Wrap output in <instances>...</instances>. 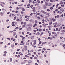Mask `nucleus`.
I'll use <instances>...</instances> for the list:
<instances>
[{
    "instance_id": "1",
    "label": "nucleus",
    "mask_w": 65,
    "mask_h": 65,
    "mask_svg": "<svg viewBox=\"0 0 65 65\" xmlns=\"http://www.w3.org/2000/svg\"><path fill=\"white\" fill-rule=\"evenodd\" d=\"M2 11H3L4 13L6 11V10L4 8H3L2 9Z\"/></svg>"
},
{
    "instance_id": "2",
    "label": "nucleus",
    "mask_w": 65,
    "mask_h": 65,
    "mask_svg": "<svg viewBox=\"0 0 65 65\" xmlns=\"http://www.w3.org/2000/svg\"><path fill=\"white\" fill-rule=\"evenodd\" d=\"M24 49L25 51H26L27 50V46H24Z\"/></svg>"
},
{
    "instance_id": "3",
    "label": "nucleus",
    "mask_w": 65,
    "mask_h": 65,
    "mask_svg": "<svg viewBox=\"0 0 65 65\" xmlns=\"http://www.w3.org/2000/svg\"><path fill=\"white\" fill-rule=\"evenodd\" d=\"M0 15L1 16H3L4 15V13L2 12H1L0 13Z\"/></svg>"
},
{
    "instance_id": "4",
    "label": "nucleus",
    "mask_w": 65,
    "mask_h": 65,
    "mask_svg": "<svg viewBox=\"0 0 65 65\" xmlns=\"http://www.w3.org/2000/svg\"><path fill=\"white\" fill-rule=\"evenodd\" d=\"M47 8V7H46V6L45 5H44L43 6V8L44 9H46Z\"/></svg>"
},
{
    "instance_id": "5",
    "label": "nucleus",
    "mask_w": 65,
    "mask_h": 65,
    "mask_svg": "<svg viewBox=\"0 0 65 65\" xmlns=\"http://www.w3.org/2000/svg\"><path fill=\"white\" fill-rule=\"evenodd\" d=\"M30 38L31 39H33L34 38V36H32Z\"/></svg>"
},
{
    "instance_id": "6",
    "label": "nucleus",
    "mask_w": 65,
    "mask_h": 65,
    "mask_svg": "<svg viewBox=\"0 0 65 65\" xmlns=\"http://www.w3.org/2000/svg\"><path fill=\"white\" fill-rule=\"evenodd\" d=\"M13 33L14 34L13 35V36H15V35L17 34V33H16V32H13Z\"/></svg>"
},
{
    "instance_id": "7",
    "label": "nucleus",
    "mask_w": 65,
    "mask_h": 65,
    "mask_svg": "<svg viewBox=\"0 0 65 65\" xmlns=\"http://www.w3.org/2000/svg\"><path fill=\"white\" fill-rule=\"evenodd\" d=\"M45 5L46 6H48V4L47 2H45Z\"/></svg>"
},
{
    "instance_id": "8",
    "label": "nucleus",
    "mask_w": 65,
    "mask_h": 65,
    "mask_svg": "<svg viewBox=\"0 0 65 65\" xmlns=\"http://www.w3.org/2000/svg\"><path fill=\"white\" fill-rule=\"evenodd\" d=\"M50 2H55V0H51Z\"/></svg>"
},
{
    "instance_id": "9",
    "label": "nucleus",
    "mask_w": 65,
    "mask_h": 65,
    "mask_svg": "<svg viewBox=\"0 0 65 65\" xmlns=\"http://www.w3.org/2000/svg\"><path fill=\"white\" fill-rule=\"evenodd\" d=\"M42 26H43V27H44V28H45V27H46V26H45V24H42Z\"/></svg>"
},
{
    "instance_id": "10",
    "label": "nucleus",
    "mask_w": 65,
    "mask_h": 65,
    "mask_svg": "<svg viewBox=\"0 0 65 65\" xmlns=\"http://www.w3.org/2000/svg\"><path fill=\"white\" fill-rule=\"evenodd\" d=\"M52 5V3H48V6H51Z\"/></svg>"
},
{
    "instance_id": "11",
    "label": "nucleus",
    "mask_w": 65,
    "mask_h": 65,
    "mask_svg": "<svg viewBox=\"0 0 65 65\" xmlns=\"http://www.w3.org/2000/svg\"><path fill=\"white\" fill-rule=\"evenodd\" d=\"M42 12L43 13H44V14H46V12L44 11H42Z\"/></svg>"
},
{
    "instance_id": "12",
    "label": "nucleus",
    "mask_w": 65,
    "mask_h": 65,
    "mask_svg": "<svg viewBox=\"0 0 65 65\" xmlns=\"http://www.w3.org/2000/svg\"><path fill=\"white\" fill-rule=\"evenodd\" d=\"M42 23H43V24H44V21H45V20H44L42 19Z\"/></svg>"
},
{
    "instance_id": "13",
    "label": "nucleus",
    "mask_w": 65,
    "mask_h": 65,
    "mask_svg": "<svg viewBox=\"0 0 65 65\" xmlns=\"http://www.w3.org/2000/svg\"><path fill=\"white\" fill-rule=\"evenodd\" d=\"M36 35H40V33L39 32H37L36 34Z\"/></svg>"
},
{
    "instance_id": "14",
    "label": "nucleus",
    "mask_w": 65,
    "mask_h": 65,
    "mask_svg": "<svg viewBox=\"0 0 65 65\" xmlns=\"http://www.w3.org/2000/svg\"><path fill=\"white\" fill-rule=\"evenodd\" d=\"M35 5L36 6H38L39 5V4H35Z\"/></svg>"
},
{
    "instance_id": "15",
    "label": "nucleus",
    "mask_w": 65,
    "mask_h": 65,
    "mask_svg": "<svg viewBox=\"0 0 65 65\" xmlns=\"http://www.w3.org/2000/svg\"><path fill=\"white\" fill-rule=\"evenodd\" d=\"M28 63H32V61L30 60H29L28 61Z\"/></svg>"
},
{
    "instance_id": "16",
    "label": "nucleus",
    "mask_w": 65,
    "mask_h": 65,
    "mask_svg": "<svg viewBox=\"0 0 65 65\" xmlns=\"http://www.w3.org/2000/svg\"><path fill=\"white\" fill-rule=\"evenodd\" d=\"M13 32V31H9V33H12V32Z\"/></svg>"
},
{
    "instance_id": "17",
    "label": "nucleus",
    "mask_w": 65,
    "mask_h": 65,
    "mask_svg": "<svg viewBox=\"0 0 65 65\" xmlns=\"http://www.w3.org/2000/svg\"><path fill=\"white\" fill-rule=\"evenodd\" d=\"M60 4L61 5H62V4H63V3H62V1H60Z\"/></svg>"
},
{
    "instance_id": "18",
    "label": "nucleus",
    "mask_w": 65,
    "mask_h": 65,
    "mask_svg": "<svg viewBox=\"0 0 65 65\" xmlns=\"http://www.w3.org/2000/svg\"><path fill=\"white\" fill-rule=\"evenodd\" d=\"M61 32H62V33H64L65 32V30H61Z\"/></svg>"
},
{
    "instance_id": "19",
    "label": "nucleus",
    "mask_w": 65,
    "mask_h": 65,
    "mask_svg": "<svg viewBox=\"0 0 65 65\" xmlns=\"http://www.w3.org/2000/svg\"><path fill=\"white\" fill-rule=\"evenodd\" d=\"M7 39L8 40H10V39L9 38H7Z\"/></svg>"
},
{
    "instance_id": "20",
    "label": "nucleus",
    "mask_w": 65,
    "mask_h": 65,
    "mask_svg": "<svg viewBox=\"0 0 65 65\" xmlns=\"http://www.w3.org/2000/svg\"><path fill=\"white\" fill-rule=\"evenodd\" d=\"M25 57H29V56H28L27 55H26L25 56Z\"/></svg>"
},
{
    "instance_id": "21",
    "label": "nucleus",
    "mask_w": 65,
    "mask_h": 65,
    "mask_svg": "<svg viewBox=\"0 0 65 65\" xmlns=\"http://www.w3.org/2000/svg\"><path fill=\"white\" fill-rule=\"evenodd\" d=\"M0 5L2 7H4V5L2 4H1Z\"/></svg>"
},
{
    "instance_id": "22",
    "label": "nucleus",
    "mask_w": 65,
    "mask_h": 65,
    "mask_svg": "<svg viewBox=\"0 0 65 65\" xmlns=\"http://www.w3.org/2000/svg\"><path fill=\"white\" fill-rule=\"evenodd\" d=\"M25 62H22L21 63V64H25Z\"/></svg>"
},
{
    "instance_id": "23",
    "label": "nucleus",
    "mask_w": 65,
    "mask_h": 65,
    "mask_svg": "<svg viewBox=\"0 0 65 65\" xmlns=\"http://www.w3.org/2000/svg\"><path fill=\"white\" fill-rule=\"evenodd\" d=\"M3 56L4 57H6V54H3Z\"/></svg>"
},
{
    "instance_id": "24",
    "label": "nucleus",
    "mask_w": 65,
    "mask_h": 65,
    "mask_svg": "<svg viewBox=\"0 0 65 65\" xmlns=\"http://www.w3.org/2000/svg\"><path fill=\"white\" fill-rule=\"evenodd\" d=\"M37 22H38L37 20H35V23H37Z\"/></svg>"
},
{
    "instance_id": "25",
    "label": "nucleus",
    "mask_w": 65,
    "mask_h": 65,
    "mask_svg": "<svg viewBox=\"0 0 65 65\" xmlns=\"http://www.w3.org/2000/svg\"><path fill=\"white\" fill-rule=\"evenodd\" d=\"M47 11H50V10L48 9H47Z\"/></svg>"
},
{
    "instance_id": "26",
    "label": "nucleus",
    "mask_w": 65,
    "mask_h": 65,
    "mask_svg": "<svg viewBox=\"0 0 65 65\" xmlns=\"http://www.w3.org/2000/svg\"><path fill=\"white\" fill-rule=\"evenodd\" d=\"M12 58H10V61L11 62V61H12Z\"/></svg>"
},
{
    "instance_id": "27",
    "label": "nucleus",
    "mask_w": 65,
    "mask_h": 65,
    "mask_svg": "<svg viewBox=\"0 0 65 65\" xmlns=\"http://www.w3.org/2000/svg\"><path fill=\"white\" fill-rule=\"evenodd\" d=\"M49 24H50V25H52V22H50L49 23Z\"/></svg>"
},
{
    "instance_id": "28",
    "label": "nucleus",
    "mask_w": 65,
    "mask_h": 65,
    "mask_svg": "<svg viewBox=\"0 0 65 65\" xmlns=\"http://www.w3.org/2000/svg\"><path fill=\"white\" fill-rule=\"evenodd\" d=\"M33 7V5H31L30 6V7L31 8H32Z\"/></svg>"
},
{
    "instance_id": "29",
    "label": "nucleus",
    "mask_w": 65,
    "mask_h": 65,
    "mask_svg": "<svg viewBox=\"0 0 65 65\" xmlns=\"http://www.w3.org/2000/svg\"><path fill=\"white\" fill-rule=\"evenodd\" d=\"M49 14H50V13H47L46 14V15H49Z\"/></svg>"
},
{
    "instance_id": "30",
    "label": "nucleus",
    "mask_w": 65,
    "mask_h": 65,
    "mask_svg": "<svg viewBox=\"0 0 65 65\" xmlns=\"http://www.w3.org/2000/svg\"><path fill=\"white\" fill-rule=\"evenodd\" d=\"M52 37H53V38H56L55 37V36L53 35L52 36Z\"/></svg>"
},
{
    "instance_id": "31",
    "label": "nucleus",
    "mask_w": 65,
    "mask_h": 65,
    "mask_svg": "<svg viewBox=\"0 0 65 65\" xmlns=\"http://www.w3.org/2000/svg\"><path fill=\"white\" fill-rule=\"evenodd\" d=\"M27 55H29V56H31V54L30 53H28L27 54Z\"/></svg>"
},
{
    "instance_id": "32",
    "label": "nucleus",
    "mask_w": 65,
    "mask_h": 65,
    "mask_svg": "<svg viewBox=\"0 0 65 65\" xmlns=\"http://www.w3.org/2000/svg\"><path fill=\"white\" fill-rule=\"evenodd\" d=\"M24 44H25L24 43H21L20 44V45H24Z\"/></svg>"
},
{
    "instance_id": "33",
    "label": "nucleus",
    "mask_w": 65,
    "mask_h": 65,
    "mask_svg": "<svg viewBox=\"0 0 65 65\" xmlns=\"http://www.w3.org/2000/svg\"><path fill=\"white\" fill-rule=\"evenodd\" d=\"M63 40H64L63 41ZM65 38H64V39H62V42H64V41H65Z\"/></svg>"
},
{
    "instance_id": "34",
    "label": "nucleus",
    "mask_w": 65,
    "mask_h": 65,
    "mask_svg": "<svg viewBox=\"0 0 65 65\" xmlns=\"http://www.w3.org/2000/svg\"><path fill=\"white\" fill-rule=\"evenodd\" d=\"M25 9L24 8H23L22 9V10L23 11H25Z\"/></svg>"
},
{
    "instance_id": "35",
    "label": "nucleus",
    "mask_w": 65,
    "mask_h": 65,
    "mask_svg": "<svg viewBox=\"0 0 65 65\" xmlns=\"http://www.w3.org/2000/svg\"><path fill=\"white\" fill-rule=\"evenodd\" d=\"M45 40H48V39L47 38H46L45 39Z\"/></svg>"
},
{
    "instance_id": "36",
    "label": "nucleus",
    "mask_w": 65,
    "mask_h": 65,
    "mask_svg": "<svg viewBox=\"0 0 65 65\" xmlns=\"http://www.w3.org/2000/svg\"><path fill=\"white\" fill-rule=\"evenodd\" d=\"M25 25H23L22 26V28H25Z\"/></svg>"
},
{
    "instance_id": "37",
    "label": "nucleus",
    "mask_w": 65,
    "mask_h": 65,
    "mask_svg": "<svg viewBox=\"0 0 65 65\" xmlns=\"http://www.w3.org/2000/svg\"><path fill=\"white\" fill-rule=\"evenodd\" d=\"M17 18V17H15L14 18V20H15Z\"/></svg>"
},
{
    "instance_id": "38",
    "label": "nucleus",
    "mask_w": 65,
    "mask_h": 65,
    "mask_svg": "<svg viewBox=\"0 0 65 65\" xmlns=\"http://www.w3.org/2000/svg\"><path fill=\"white\" fill-rule=\"evenodd\" d=\"M24 25H26V22H24L23 23Z\"/></svg>"
},
{
    "instance_id": "39",
    "label": "nucleus",
    "mask_w": 65,
    "mask_h": 65,
    "mask_svg": "<svg viewBox=\"0 0 65 65\" xmlns=\"http://www.w3.org/2000/svg\"><path fill=\"white\" fill-rule=\"evenodd\" d=\"M34 42H36V40H34Z\"/></svg>"
},
{
    "instance_id": "40",
    "label": "nucleus",
    "mask_w": 65,
    "mask_h": 65,
    "mask_svg": "<svg viewBox=\"0 0 65 65\" xmlns=\"http://www.w3.org/2000/svg\"><path fill=\"white\" fill-rule=\"evenodd\" d=\"M53 9V8L52 7H51L50 8V9H51V10H52V9Z\"/></svg>"
},
{
    "instance_id": "41",
    "label": "nucleus",
    "mask_w": 65,
    "mask_h": 65,
    "mask_svg": "<svg viewBox=\"0 0 65 65\" xmlns=\"http://www.w3.org/2000/svg\"><path fill=\"white\" fill-rule=\"evenodd\" d=\"M51 33L50 32V33H49V36H51Z\"/></svg>"
},
{
    "instance_id": "42",
    "label": "nucleus",
    "mask_w": 65,
    "mask_h": 65,
    "mask_svg": "<svg viewBox=\"0 0 65 65\" xmlns=\"http://www.w3.org/2000/svg\"><path fill=\"white\" fill-rule=\"evenodd\" d=\"M52 34H56V32H52Z\"/></svg>"
},
{
    "instance_id": "43",
    "label": "nucleus",
    "mask_w": 65,
    "mask_h": 65,
    "mask_svg": "<svg viewBox=\"0 0 65 65\" xmlns=\"http://www.w3.org/2000/svg\"><path fill=\"white\" fill-rule=\"evenodd\" d=\"M42 50L43 51H45L46 50V49L45 48H43Z\"/></svg>"
},
{
    "instance_id": "44",
    "label": "nucleus",
    "mask_w": 65,
    "mask_h": 65,
    "mask_svg": "<svg viewBox=\"0 0 65 65\" xmlns=\"http://www.w3.org/2000/svg\"><path fill=\"white\" fill-rule=\"evenodd\" d=\"M45 28H44L43 29V31H45Z\"/></svg>"
},
{
    "instance_id": "45",
    "label": "nucleus",
    "mask_w": 65,
    "mask_h": 65,
    "mask_svg": "<svg viewBox=\"0 0 65 65\" xmlns=\"http://www.w3.org/2000/svg\"><path fill=\"white\" fill-rule=\"evenodd\" d=\"M29 43H26V44L27 45H29Z\"/></svg>"
},
{
    "instance_id": "46",
    "label": "nucleus",
    "mask_w": 65,
    "mask_h": 65,
    "mask_svg": "<svg viewBox=\"0 0 65 65\" xmlns=\"http://www.w3.org/2000/svg\"><path fill=\"white\" fill-rule=\"evenodd\" d=\"M29 3H30V2H32V1L31 0H30L29 1Z\"/></svg>"
},
{
    "instance_id": "47",
    "label": "nucleus",
    "mask_w": 65,
    "mask_h": 65,
    "mask_svg": "<svg viewBox=\"0 0 65 65\" xmlns=\"http://www.w3.org/2000/svg\"><path fill=\"white\" fill-rule=\"evenodd\" d=\"M58 28H56V31H58Z\"/></svg>"
},
{
    "instance_id": "48",
    "label": "nucleus",
    "mask_w": 65,
    "mask_h": 65,
    "mask_svg": "<svg viewBox=\"0 0 65 65\" xmlns=\"http://www.w3.org/2000/svg\"><path fill=\"white\" fill-rule=\"evenodd\" d=\"M56 20L55 19H53V21H54V22H55V21H56Z\"/></svg>"
},
{
    "instance_id": "49",
    "label": "nucleus",
    "mask_w": 65,
    "mask_h": 65,
    "mask_svg": "<svg viewBox=\"0 0 65 65\" xmlns=\"http://www.w3.org/2000/svg\"><path fill=\"white\" fill-rule=\"evenodd\" d=\"M29 19H26V21H29Z\"/></svg>"
},
{
    "instance_id": "50",
    "label": "nucleus",
    "mask_w": 65,
    "mask_h": 65,
    "mask_svg": "<svg viewBox=\"0 0 65 65\" xmlns=\"http://www.w3.org/2000/svg\"><path fill=\"white\" fill-rule=\"evenodd\" d=\"M41 41H40L39 42V44H41Z\"/></svg>"
},
{
    "instance_id": "51",
    "label": "nucleus",
    "mask_w": 65,
    "mask_h": 65,
    "mask_svg": "<svg viewBox=\"0 0 65 65\" xmlns=\"http://www.w3.org/2000/svg\"><path fill=\"white\" fill-rule=\"evenodd\" d=\"M22 33L23 35H24V32H22Z\"/></svg>"
},
{
    "instance_id": "52",
    "label": "nucleus",
    "mask_w": 65,
    "mask_h": 65,
    "mask_svg": "<svg viewBox=\"0 0 65 65\" xmlns=\"http://www.w3.org/2000/svg\"><path fill=\"white\" fill-rule=\"evenodd\" d=\"M11 47H12V48H13V47H14V45H11Z\"/></svg>"
},
{
    "instance_id": "53",
    "label": "nucleus",
    "mask_w": 65,
    "mask_h": 65,
    "mask_svg": "<svg viewBox=\"0 0 65 65\" xmlns=\"http://www.w3.org/2000/svg\"><path fill=\"white\" fill-rule=\"evenodd\" d=\"M2 4H4V5H5V3H4V2H2Z\"/></svg>"
},
{
    "instance_id": "54",
    "label": "nucleus",
    "mask_w": 65,
    "mask_h": 65,
    "mask_svg": "<svg viewBox=\"0 0 65 65\" xmlns=\"http://www.w3.org/2000/svg\"><path fill=\"white\" fill-rule=\"evenodd\" d=\"M28 36H29L28 35H26L25 36V37H28Z\"/></svg>"
},
{
    "instance_id": "55",
    "label": "nucleus",
    "mask_w": 65,
    "mask_h": 65,
    "mask_svg": "<svg viewBox=\"0 0 65 65\" xmlns=\"http://www.w3.org/2000/svg\"><path fill=\"white\" fill-rule=\"evenodd\" d=\"M20 49H18L17 50V51H20Z\"/></svg>"
},
{
    "instance_id": "56",
    "label": "nucleus",
    "mask_w": 65,
    "mask_h": 65,
    "mask_svg": "<svg viewBox=\"0 0 65 65\" xmlns=\"http://www.w3.org/2000/svg\"><path fill=\"white\" fill-rule=\"evenodd\" d=\"M4 54H6V53H7V52H6V51H5L4 52Z\"/></svg>"
},
{
    "instance_id": "57",
    "label": "nucleus",
    "mask_w": 65,
    "mask_h": 65,
    "mask_svg": "<svg viewBox=\"0 0 65 65\" xmlns=\"http://www.w3.org/2000/svg\"><path fill=\"white\" fill-rule=\"evenodd\" d=\"M43 3V1H42L41 2V3L42 4V3Z\"/></svg>"
},
{
    "instance_id": "58",
    "label": "nucleus",
    "mask_w": 65,
    "mask_h": 65,
    "mask_svg": "<svg viewBox=\"0 0 65 65\" xmlns=\"http://www.w3.org/2000/svg\"><path fill=\"white\" fill-rule=\"evenodd\" d=\"M41 30H42V29H40L39 30V31L40 32L41 31Z\"/></svg>"
},
{
    "instance_id": "59",
    "label": "nucleus",
    "mask_w": 65,
    "mask_h": 65,
    "mask_svg": "<svg viewBox=\"0 0 65 65\" xmlns=\"http://www.w3.org/2000/svg\"><path fill=\"white\" fill-rule=\"evenodd\" d=\"M17 21L18 22H19V21H20V20L19 19H17Z\"/></svg>"
},
{
    "instance_id": "60",
    "label": "nucleus",
    "mask_w": 65,
    "mask_h": 65,
    "mask_svg": "<svg viewBox=\"0 0 65 65\" xmlns=\"http://www.w3.org/2000/svg\"><path fill=\"white\" fill-rule=\"evenodd\" d=\"M34 25L35 26H37V24L36 23H35V24H34Z\"/></svg>"
},
{
    "instance_id": "61",
    "label": "nucleus",
    "mask_w": 65,
    "mask_h": 65,
    "mask_svg": "<svg viewBox=\"0 0 65 65\" xmlns=\"http://www.w3.org/2000/svg\"><path fill=\"white\" fill-rule=\"evenodd\" d=\"M37 57H35L34 58V59H37Z\"/></svg>"
},
{
    "instance_id": "62",
    "label": "nucleus",
    "mask_w": 65,
    "mask_h": 65,
    "mask_svg": "<svg viewBox=\"0 0 65 65\" xmlns=\"http://www.w3.org/2000/svg\"><path fill=\"white\" fill-rule=\"evenodd\" d=\"M14 3L15 4H17V3H18V2H14Z\"/></svg>"
},
{
    "instance_id": "63",
    "label": "nucleus",
    "mask_w": 65,
    "mask_h": 65,
    "mask_svg": "<svg viewBox=\"0 0 65 65\" xmlns=\"http://www.w3.org/2000/svg\"><path fill=\"white\" fill-rule=\"evenodd\" d=\"M61 7H59L58 8V9H61Z\"/></svg>"
},
{
    "instance_id": "64",
    "label": "nucleus",
    "mask_w": 65,
    "mask_h": 65,
    "mask_svg": "<svg viewBox=\"0 0 65 65\" xmlns=\"http://www.w3.org/2000/svg\"><path fill=\"white\" fill-rule=\"evenodd\" d=\"M61 11H62V12H63V11H64V10L63 9H62V10H61Z\"/></svg>"
}]
</instances>
